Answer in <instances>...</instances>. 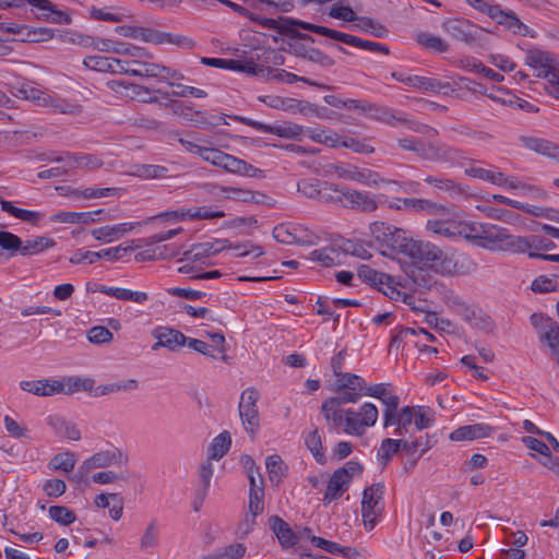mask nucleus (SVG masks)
Returning a JSON list of instances; mask_svg holds the SVG:
<instances>
[{"label": "nucleus", "mask_w": 559, "mask_h": 559, "mask_svg": "<svg viewBox=\"0 0 559 559\" xmlns=\"http://www.w3.org/2000/svg\"><path fill=\"white\" fill-rule=\"evenodd\" d=\"M397 123L404 124L407 129L417 132V133H428L429 131H433L437 133V130L432 129L428 124L408 119L404 114L400 111L393 110L392 123H389L391 127H396Z\"/></svg>", "instance_id": "obj_52"}, {"label": "nucleus", "mask_w": 559, "mask_h": 559, "mask_svg": "<svg viewBox=\"0 0 559 559\" xmlns=\"http://www.w3.org/2000/svg\"><path fill=\"white\" fill-rule=\"evenodd\" d=\"M260 25L265 28H269V29L277 31L282 35H287V31H285V29H290L292 26H297V27H300L308 32H310V31L307 26H318L317 24H312L309 22H304V21L295 20V19H290V17H280L278 20H274V19H270V17H262Z\"/></svg>", "instance_id": "obj_30"}, {"label": "nucleus", "mask_w": 559, "mask_h": 559, "mask_svg": "<svg viewBox=\"0 0 559 559\" xmlns=\"http://www.w3.org/2000/svg\"><path fill=\"white\" fill-rule=\"evenodd\" d=\"M400 202L403 203V207L405 210H413L415 212H427L429 214H437L439 212H443L444 207L438 205L437 203L426 200V199H402Z\"/></svg>", "instance_id": "obj_44"}, {"label": "nucleus", "mask_w": 559, "mask_h": 559, "mask_svg": "<svg viewBox=\"0 0 559 559\" xmlns=\"http://www.w3.org/2000/svg\"><path fill=\"white\" fill-rule=\"evenodd\" d=\"M345 203L344 207L360 211L365 213H370L377 210L378 203L373 197H371L367 192H360L357 190H353L347 188L345 191Z\"/></svg>", "instance_id": "obj_21"}, {"label": "nucleus", "mask_w": 559, "mask_h": 559, "mask_svg": "<svg viewBox=\"0 0 559 559\" xmlns=\"http://www.w3.org/2000/svg\"><path fill=\"white\" fill-rule=\"evenodd\" d=\"M55 160L58 163H66L69 170L74 168L95 169L103 166V162L97 156L83 153H67L64 156L55 158Z\"/></svg>", "instance_id": "obj_25"}, {"label": "nucleus", "mask_w": 559, "mask_h": 559, "mask_svg": "<svg viewBox=\"0 0 559 559\" xmlns=\"http://www.w3.org/2000/svg\"><path fill=\"white\" fill-rule=\"evenodd\" d=\"M493 428L486 424L462 426L450 435L452 441L474 440L489 437Z\"/></svg>", "instance_id": "obj_28"}, {"label": "nucleus", "mask_w": 559, "mask_h": 559, "mask_svg": "<svg viewBox=\"0 0 559 559\" xmlns=\"http://www.w3.org/2000/svg\"><path fill=\"white\" fill-rule=\"evenodd\" d=\"M95 380L92 378L68 377L60 381V393L73 394L76 392H91L94 389Z\"/></svg>", "instance_id": "obj_37"}, {"label": "nucleus", "mask_w": 559, "mask_h": 559, "mask_svg": "<svg viewBox=\"0 0 559 559\" xmlns=\"http://www.w3.org/2000/svg\"><path fill=\"white\" fill-rule=\"evenodd\" d=\"M539 340L547 343L558 360L559 357V325L552 319L546 321V325L539 332Z\"/></svg>", "instance_id": "obj_39"}, {"label": "nucleus", "mask_w": 559, "mask_h": 559, "mask_svg": "<svg viewBox=\"0 0 559 559\" xmlns=\"http://www.w3.org/2000/svg\"><path fill=\"white\" fill-rule=\"evenodd\" d=\"M499 24L515 35L526 36L528 34V27L513 12H507Z\"/></svg>", "instance_id": "obj_62"}, {"label": "nucleus", "mask_w": 559, "mask_h": 559, "mask_svg": "<svg viewBox=\"0 0 559 559\" xmlns=\"http://www.w3.org/2000/svg\"><path fill=\"white\" fill-rule=\"evenodd\" d=\"M443 29L452 38L468 46L484 47L488 44L487 32L468 20H448L443 23Z\"/></svg>", "instance_id": "obj_4"}, {"label": "nucleus", "mask_w": 559, "mask_h": 559, "mask_svg": "<svg viewBox=\"0 0 559 559\" xmlns=\"http://www.w3.org/2000/svg\"><path fill=\"white\" fill-rule=\"evenodd\" d=\"M131 75L155 78L159 80L160 72H164L162 64L142 61L141 59H132Z\"/></svg>", "instance_id": "obj_43"}, {"label": "nucleus", "mask_w": 559, "mask_h": 559, "mask_svg": "<svg viewBox=\"0 0 559 559\" xmlns=\"http://www.w3.org/2000/svg\"><path fill=\"white\" fill-rule=\"evenodd\" d=\"M338 389H347L352 391H365V381L357 374L345 372L337 377Z\"/></svg>", "instance_id": "obj_63"}, {"label": "nucleus", "mask_w": 559, "mask_h": 559, "mask_svg": "<svg viewBox=\"0 0 559 559\" xmlns=\"http://www.w3.org/2000/svg\"><path fill=\"white\" fill-rule=\"evenodd\" d=\"M425 182H427L430 186L436 187L437 189L441 191H445L450 193L451 195H461L464 190L457 182L453 181L450 178L445 177H437V176H427L424 179Z\"/></svg>", "instance_id": "obj_47"}, {"label": "nucleus", "mask_w": 559, "mask_h": 559, "mask_svg": "<svg viewBox=\"0 0 559 559\" xmlns=\"http://www.w3.org/2000/svg\"><path fill=\"white\" fill-rule=\"evenodd\" d=\"M127 463L128 456L119 450L100 451L86 459L71 479L78 484L85 483L86 477L92 469L123 466Z\"/></svg>", "instance_id": "obj_5"}, {"label": "nucleus", "mask_w": 559, "mask_h": 559, "mask_svg": "<svg viewBox=\"0 0 559 559\" xmlns=\"http://www.w3.org/2000/svg\"><path fill=\"white\" fill-rule=\"evenodd\" d=\"M406 255L420 262H439L443 258L442 250L433 243L411 239Z\"/></svg>", "instance_id": "obj_16"}, {"label": "nucleus", "mask_w": 559, "mask_h": 559, "mask_svg": "<svg viewBox=\"0 0 559 559\" xmlns=\"http://www.w3.org/2000/svg\"><path fill=\"white\" fill-rule=\"evenodd\" d=\"M75 463V454L67 451L53 455L48 463V468L52 472L70 473L74 468Z\"/></svg>", "instance_id": "obj_45"}, {"label": "nucleus", "mask_w": 559, "mask_h": 559, "mask_svg": "<svg viewBox=\"0 0 559 559\" xmlns=\"http://www.w3.org/2000/svg\"><path fill=\"white\" fill-rule=\"evenodd\" d=\"M392 78L396 81L415 88L423 91L438 92L449 87V83H442L436 79L409 75L403 72H392Z\"/></svg>", "instance_id": "obj_19"}, {"label": "nucleus", "mask_w": 559, "mask_h": 559, "mask_svg": "<svg viewBox=\"0 0 559 559\" xmlns=\"http://www.w3.org/2000/svg\"><path fill=\"white\" fill-rule=\"evenodd\" d=\"M28 4L31 7L32 15L40 21L68 25L71 23V16L60 11L49 0H23V5Z\"/></svg>", "instance_id": "obj_12"}, {"label": "nucleus", "mask_w": 559, "mask_h": 559, "mask_svg": "<svg viewBox=\"0 0 559 559\" xmlns=\"http://www.w3.org/2000/svg\"><path fill=\"white\" fill-rule=\"evenodd\" d=\"M388 385L385 383H379L371 386H366L365 394L368 396L376 397L380 400L384 405L385 409L383 412V427L388 428V425L391 424L392 420V412L396 411L400 405V397L397 395L392 394L388 390Z\"/></svg>", "instance_id": "obj_14"}, {"label": "nucleus", "mask_w": 559, "mask_h": 559, "mask_svg": "<svg viewBox=\"0 0 559 559\" xmlns=\"http://www.w3.org/2000/svg\"><path fill=\"white\" fill-rule=\"evenodd\" d=\"M98 292H100L107 296L114 297L118 300L133 301L135 304H144L148 300V295L146 293L133 292L131 289L122 288V287H109V286L102 285L98 288Z\"/></svg>", "instance_id": "obj_34"}, {"label": "nucleus", "mask_w": 559, "mask_h": 559, "mask_svg": "<svg viewBox=\"0 0 559 559\" xmlns=\"http://www.w3.org/2000/svg\"><path fill=\"white\" fill-rule=\"evenodd\" d=\"M397 145L402 150L414 152L421 158L428 160L455 163L463 158V152L459 148L444 144L435 145L432 143H425L423 140L414 136L399 139Z\"/></svg>", "instance_id": "obj_3"}, {"label": "nucleus", "mask_w": 559, "mask_h": 559, "mask_svg": "<svg viewBox=\"0 0 559 559\" xmlns=\"http://www.w3.org/2000/svg\"><path fill=\"white\" fill-rule=\"evenodd\" d=\"M343 253L334 247H324L313 250L310 259L320 262L323 266L330 267L342 262Z\"/></svg>", "instance_id": "obj_41"}, {"label": "nucleus", "mask_w": 559, "mask_h": 559, "mask_svg": "<svg viewBox=\"0 0 559 559\" xmlns=\"http://www.w3.org/2000/svg\"><path fill=\"white\" fill-rule=\"evenodd\" d=\"M352 175V181H357L369 187H377L381 182L385 181L383 178L379 176L378 173H374L367 168H359L357 166L354 167Z\"/></svg>", "instance_id": "obj_54"}, {"label": "nucleus", "mask_w": 559, "mask_h": 559, "mask_svg": "<svg viewBox=\"0 0 559 559\" xmlns=\"http://www.w3.org/2000/svg\"><path fill=\"white\" fill-rule=\"evenodd\" d=\"M524 62L526 66L536 71V75L547 80L549 83L552 79L559 80V62L554 55L537 48L526 51Z\"/></svg>", "instance_id": "obj_9"}, {"label": "nucleus", "mask_w": 559, "mask_h": 559, "mask_svg": "<svg viewBox=\"0 0 559 559\" xmlns=\"http://www.w3.org/2000/svg\"><path fill=\"white\" fill-rule=\"evenodd\" d=\"M337 401H332L330 399L325 400L321 406V412L328 423V426L331 428H340L345 424V411H342V407L337 405Z\"/></svg>", "instance_id": "obj_36"}, {"label": "nucleus", "mask_w": 559, "mask_h": 559, "mask_svg": "<svg viewBox=\"0 0 559 559\" xmlns=\"http://www.w3.org/2000/svg\"><path fill=\"white\" fill-rule=\"evenodd\" d=\"M346 190L347 187H340L337 185L325 181L322 183V190L319 201L322 203L337 204L344 207Z\"/></svg>", "instance_id": "obj_38"}, {"label": "nucleus", "mask_w": 559, "mask_h": 559, "mask_svg": "<svg viewBox=\"0 0 559 559\" xmlns=\"http://www.w3.org/2000/svg\"><path fill=\"white\" fill-rule=\"evenodd\" d=\"M131 243H134V240L131 241ZM140 245H129V246H122L119 245L114 248L103 249L98 252L93 251H83L78 250L72 254V257L69 259L70 263L72 264H80L87 260L90 264L95 263L99 259H107L109 261H117L121 259L124 254L133 251L134 249L139 248Z\"/></svg>", "instance_id": "obj_13"}, {"label": "nucleus", "mask_w": 559, "mask_h": 559, "mask_svg": "<svg viewBox=\"0 0 559 559\" xmlns=\"http://www.w3.org/2000/svg\"><path fill=\"white\" fill-rule=\"evenodd\" d=\"M392 417L391 424H389L388 427L396 426L394 435L403 437L408 432V428L414 420V407L404 406L400 412H397V409L393 411Z\"/></svg>", "instance_id": "obj_35"}, {"label": "nucleus", "mask_w": 559, "mask_h": 559, "mask_svg": "<svg viewBox=\"0 0 559 559\" xmlns=\"http://www.w3.org/2000/svg\"><path fill=\"white\" fill-rule=\"evenodd\" d=\"M221 167L228 173L248 177H260L262 176L263 173L261 169L248 164L243 159H240L227 153L224 154Z\"/></svg>", "instance_id": "obj_24"}, {"label": "nucleus", "mask_w": 559, "mask_h": 559, "mask_svg": "<svg viewBox=\"0 0 559 559\" xmlns=\"http://www.w3.org/2000/svg\"><path fill=\"white\" fill-rule=\"evenodd\" d=\"M138 388V381L134 379H129L122 383H108V384H102L95 388L94 390V396H104L107 394L116 393L119 391H131L135 390Z\"/></svg>", "instance_id": "obj_55"}, {"label": "nucleus", "mask_w": 559, "mask_h": 559, "mask_svg": "<svg viewBox=\"0 0 559 559\" xmlns=\"http://www.w3.org/2000/svg\"><path fill=\"white\" fill-rule=\"evenodd\" d=\"M520 141L526 148L533 152H536L538 154L545 155L554 159H556V157L558 156L559 145L551 141L532 136H521Z\"/></svg>", "instance_id": "obj_31"}, {"label": "nucleus", "mask_w": 559, "mask_h": 559, "mask_svg": "<svg viewBox=\"0 0 559 559\" xmlns=\"http://www.w3.org/2000/svg\"><path fill=\"white\" fill-rule=\"evenodd\" d=\"M53 246L55 241L52 239L48 237H37L36 239L22 241L20 253L22 255H32Z\"/></svg>", "instance_id": "obj_53"}, {"label": "nucleus", "mask_w": 559, "mask_h": 559, "mask_svg": "<svg viewBox=\"0 0 559 559\" xmlns=\"http://www.w3.org/2000/svg\"><path fill=\"white\" fill-rule=\"evenodd\" d=\"M134 223H121L114 226H104L95 228L92 230V236L96 240L111 242L114 240L121 238L127 233L131 231L134 228Z\"/></svg>", "instance_id": "obj_33"}, {"label": "nucleus", "mask_w": 559, "mask_h": 559, "mask_svg": "<svg viewBox=\"0 0 559 559\" xmlns=\"http://www.w3.org/2000/svg\"><path fill=\"white\" fill-rule=\"evenodd\" d=\"M269 526L284 548L293 547L299 542V536L278 515L269 519Z\"/></svg>", "instance_id": "obj_23"}, {"label": "nucleus", "mask_w": 559, "mask_h": 559, "mask_svg": "<svg viewBox=\"0 0 559 559\" xmlns=\"http://www.w3.org/2000/svg\"><path fill=\"white\" fill-rule=\"evenodd\" d=\"M116 32L123 37L141 39L145 43H151L154 39L152 37L153 28L148 27L121 25L116 27Z\"/></svg>", "instance_id": "obj_51"}, {"label": "nucleus", "mask_w": 559, "mask_h": 559, "mask_svg": "<svg viewBox=\"0 0 559 559\" xmlns=\"http://www.w3.org/2000/svg\"><path fill=\"white\" fill-rule=\"evenodd\" d=\"M310 32L329 37L331 39H334L336 41L343 43L348 46H353L356 48L369 50L371 52H381L384 55H389L390 50L386 46L370 41V40H364L357 36L346 34L343 32H338L332 28H329L326 26H307Z\"/></svg>", "instance_id": "obj_10"}, {"label": "nucleus", "mask_w": 559, "mask_h": 559, "mask_svg": "<svg viewBox=\"0 0 559 559\" xmlns=\"http://www.w3.org/2000/svg\"><path fill=\"white\" fill-rule=\"evenodd\" d=\"M168 85L171 87H176V90L173 91L171 93L163 92L160 90H157L156 92L159 93L165 98H169L171 96H174V97L193 96V97L202 98L207 95L205 91L193 87V86H186V85H182L180 83H175V82H168Z\"/></svg>", "instance_id": "obj_48"}, {"label": "nucleus", "mask_w": 559, "mask_h": 559, "mask_svg": "<svg viewBox=\"0 0 559 559\" xmlns=\"http://www.w3.org/2000/svg\"><path fill=\"white\" fill-rule=\"evenodd\" d=\"M463 67L465 69L469 70V71H473V72H476V73H481L486 78L490 79L493 82H502L503 81V75L502 74L493 71L490 68H487L480 61H478V60H476L474 58L466 59L464 61V63H463Z\"/></svg>", "instance_id": "obj_58"}, {"label": "nucleus", "mask_w": 559, "mask_h": 559, "mask_svg": "<svg viewBox=\"0 0 559 559\" xmlns=\"http://www.w3.org/2000/svg\"><path fill=\"white\" fill-rule=\"evenodd\" d=\"M227 248H231V242L229 240L214 239L213 241H206L192 246L190 250L183 253V259L187 261L197 262L203 258L217 254Z\"/></svg>", "instance_id": "obj_15"}, {"label": "nucleus", "mask_w": 559, "mask_h": 559, "mask_svg": "<svg viewBox=\"0 0 559 559\" xmlns=\"http://www.w3.org/2000/svg\"><path fill=\"white\" fill-rule=\"evenodd\" d=\"M20 386L23 391L38 396H51L60 394V381L52 379L22 381Z\"/></svg>", "instance_id": "obj_26"}, {"label": "nucleus", "mask_w": 559, "mask_h": 559, "mask_svg": "<svg viewBox=\"0 0 559 559\" xmlns=\"http://www.w3.org/2000/svg\"><path fill=\"white\" fill-rule=\"evenodd\" d=\"M158 544V525L156 521H151L141 537L140 547L143 550L156 547Z\"/></svg>", "instance_id": "obj_64"}, {"label": "nucleus", "mask_w": 559, "mask_h": 559, "mask_svg": "<svg viewBox=\"0 0 559 559\" xmlns=\"http://www.w3.org/2000/svg\"><path fill=\"white\" fill-rule=\"evenodd\" d=\"M174 112L198 127L214 128L221 123H227L224 116H212L209 118L205 112L193 110L189 106L177 107L174 109Z\"/></svg>", "instance_id": "obj_20"}, {"label": "nucleus", "mask_w": 559, "mask_h": 559, "mask_svg": "<svg viewBox=\"0 0 559 559\" xmlns=\"http://www.w3.org/2000/svg\"><path fill=\"white\" fill-rule=\"evenodd\" d=\"M465 174L473 178L489 181L497 186L507 185L508 178L501 171H492L480 167H471L465 169Z\"/></svg>", "instance_id": "obj_46"}, {"label": "nucleus", "mask_w": 559, "mask_h": 559, "mask_svg": "<svg viewBox=\"0 0 559 559\" xmlns=\"http://www.w3.org/2000/svg\"><path fill=\"white\" fill-rule=\"evenodd\" d=\"M309 138L330 147H340L341 143V135L332 130L316 129L310 131Z\"/></svg>", "instance_id": "obj_57"}, {"label": "nucleus", "mask_w": 559, "mask_h": 559, "mask_svg": "<svg viewBox=\"0 0 559 559\" xmlns=\"http://www.w3.org/2000/svg\"><path fill=\"white\" fill-rule=\"evenodd\" d=\"M48 514L51 520L57 522L62 526H68L75 522L76 515L75 513L64 506H51L48 509Z\"/></svg>", "instance_id": "obj_56"}, {"label": "nucleus", "mask_w": 559, "mask_h": 559, "mask_svg": "<svg viewBox=\"0 0 559 559\" xmlns=\"http://www.w3.org/2000/svg\"><path fill=\"white\" fill-rule=\"evenodd\" d=\"M369 228L376 246L383 255L393 257L400 253L406 255L411 238L406 237L405 230L383 222H374Z\"/></svg>", "instance_id": "obj_1"}, {"label": "nucleus", "mask_w": 559, "mask_h": 559, "mask_svg": "<svg viewBox=\"0 0 559 559\" xmlns=\"http://www.w3.org/2000/svg\"><path fill=\"white\" fill-rule=\"evenodd\" d=\"M379 412L374 404L365 403L359 411H345L344 431L349 435L361 436L366 428L374 426Z\"/></svg>", "instance_id": "obj_8"}, {"label": "nucleus", "mask_w": 559, "mask_h": 559, "mask_svg": "<svg viewBox=\"0 0 559 559\" xmlns=\"http://www.w3.org/2000/svg\"><path fill=\"white\" fill-rule=\"evenodd\" d=\"M231 445V437L228 431L221 432L215 437L209 447V460H221Z\"/></svg>", "instance_id": "obj_42"}, {"label": "nucleus", "mask_w": 559, "mask_h": 559, "mask_svg": "<svg viewBox=\"0 0 559 559\" xmlns=\"http://www.w3.org/2000/svg\"><path fill=\"white\" fill-rule=\"evenodd\" d=\"M479 246L491 251L526 252L531 249L530 238L513 236L507 228L486 224Z\"/></svg>", "instance_id": "obj_2"}, {"label": "nucleus", "mask_w": 559, "mask_h": 559, "mask_svg": "<svg viewBox=\"0 0 559 559\" xmlns=\"http://www.w3.org/2000/svg\"><path fill=\"white\" fill-rule=\"evenodd\" d=\"M259 397V392L253 388H249L241 393L238 405L239 417L242 426L245 430L251 435H254L260 426L259 411L257 406Z\"/></svg>", "instance_id": "obj_11"}, {"label": "nucleus", "mask_w": 559, "mask_h": 559, "mask_svg": "<svg viewBox=\"0 0 559 559\" xmlns=\"http://www.w3.org/2000/svg\"><path fill=\"white\" fill-rule=\"evenodd\" d=\"M47 420L58 436L73 441L81 439V431L74 423L57 415L49 416Z\"/></svg>", "instance_id": "obj_32"}, {"label": "nucleus", "mask_w": 559, "mask_h": 559, "mask_svg": "<svg viewBox=\"0 0 559 559\" xmlns=\"http://www.w3.org/2000/svg\"><path fill=\"white\" fill-rule=\"evenodd\" d=\"M356 25L361 31L380 38L386 36L389 33L383 24L370 17H358Z\"/></svg>", "instance_id": "obj_61"}, {"label": "nucleus", "mask_w": 559, "mask_h": 559, "mask_svg": "<svg viewBox=\"0 0 559 559\" xmlns=\"http://www.w3.org/2000/svg\"><path fill=\"white\" fill-rule=\"evenodd\" d=\"M107 86L110 91L120 93L121 90L130 91L131 93H127V96H131L132 98H136L139 102L146 104H160L157 97L144 98L141 97V93H148V87L132 84L122 80H111L107 82Z\"/></svg>", "instance_id": "obj_27"}, {"label": "nucleus", "mask_w": 559, "mask_h": 559, "mask_svg": "<svg viewBox=\"0 0 559 559\" xmlns=\"http://www.w3.org/2000/svg\"><path fill=\"white\" fill-rule=\"evenodd\" d=\"M289 39L286 43V47L283 48L284 51H287L296 57L306 59L308 55V50L312 47V44L316 43V39L306 33H301L296 29V26H292L290 29H286Z\"/></svg>", "instance_id": "obj_17"}, {"label": "nucleus", "mask_w": 559, "mask_h": 559, "mask_svg": "<svg viewBox=\"0 0 559 559\" xmlns=\"http://www.w3.org/2000/svg\"><path fill=\"white\" fill-rule=\"evenodd\" d=\"M265 466L271 483H280L287 471V466L285 465L282 457L277 454L267 456L265 461Z\"/></svg>", "instance_id": "obj_49"}, {"label": "nucleus", "mask_w": 559, "mask_h": 559, "mask_svg": "<svg viewBox=\"0 0 559 559\" xmlns=\"http://www.w3.org/2000/svg\"><path fill=\"white\" fill-rule=\"evenodd\" d=\"M264 47H257L253 48L249 56H247V52L243 51V55L240 57L242 58L239 61L240 66H243V68H247L246 70H238L239 72H245L252 75H263L266 71L269 74L273 72V69L265 68L263 63V57H264Z\"/></svg>", "instance_id": "obj_22"}, {"label": "nucleus", "mask_w": 559, "mask_h": 559, "mask_svg": "<svg viewBox=\"0 0 559 559\" xmlns=\"http://www.w3.org/2000/svg\"><path fill=\"white\" fill-rule=\"evenodd\" d=\"M153 335L157 340L152 346L153 350H157L159 347L176 350L178 346L185 345L188 341V337L180 331L166 326L156 328Z\"/></svg>", "instance_id": "obj_18"}, {"label": "nucleus", "mask_w": 559, "mask_h": 559, "mask_svg": "<svg viewBox=\"0 0 559 559\" xmlns=\"http://www.w3.org/2000/svg\"><path fill=\"white\" fill-rule=\"evenodd\" d=\"M415 39L418 45L426 49L435 50L437 52H445L449 50V45L441 37L426 32L416 34Z\"/></svg>", "instance_id": "obj_50"}, {"label": "nucleus", "mask_w": 559, "mask_h": 559, "mask_svg": "<svg viewBox=\"0 0 559 559\" xmlns=\"http://www.w3.org/2000/svg\"><path fill=\"white\" fill-rule=\"evenodd\" d=\"M384 485L376 483L365 488L361 500V515L366 527L373 530L377 524V519L381 516L384 502Z\"/></svg>", "instance_id": "obj_7"}, {"label": "nucleus", "mask_w": 559, "mask_h": 559, "mask_svg": "<svg viewBox=\"0 0 559 559\" xmlns=\"http://www.w3.org/2000/svg\"><path fill=\"white\" fill-rule=\"evenodd\" d=\"M246 552V547L243 544L236 543L231 544L221 551L210 554L203 559H240Z\"/></svg>", "instance_id": "obj_60"}, {"label": "nucleus", "mask_w": 559, "mask_h": 559, "mask_svg": "<svg viewBox=\"0 0 559 559\" xmlns=\"http://www.w3.org/2000/svg\"><path fill=\"white\" fill-rule=\"evenodd\" d=\"M427 229L448 238L459 237L463 233L462 222L455 219H435L427 222Z\"/></svg>", "instance_id": "obj_29"}, {"label": "nucleus", "mask_w": 559, "mask_h": 559, "mask_svg": "<svg viewBox=\"0 0 559 559\" xmlns=\"http://www.w3.org/2000/svg\"><path fill=\"white\" fill-rule=\"evenodd\" d=\"M307 448L311 451L317 462L323 464L325 462V455L322 447L321 436L318 429L312 430L308 433L305 439Z\"/></svg>", "instance_id": "obj_59"}, {"label": "nucleus", "mask_w": 559, "mask_h": 559, "mask_svg": "<svg viewBox=\"0 0 559 559\" xmlns=\"http://www.w3.org/2000/svg\"><path fill=\"white\" fill-rule=\"evenodd\" d=\"M362 466L358 462L349 461L332 474L324 493V501H333L342 497L348 489L354 476L362 473Z\"/></svg>", "instance_id": "obj_6"}, {"label": "nucleus", "mask_w": 559, "mask_h": 559, "mask_svg": "<svg viewBox=\"0 0 559 559\" xmlns=\"http://www.w3.org/2000/svg\"><path fill=\"white\" fill-rule=\"evenodd\" d=\"M263 498H264V491L254 490V492H249V506L248 507H249V512L251 513L252 518L251 519L247 518L240 526V527H242L243 525L246 526L245 534H248L252 530V527L254 525V518L263 512V509H264Z\"/></svg>", "instance_id": "obj_40"}]
</instances>
